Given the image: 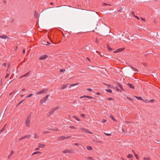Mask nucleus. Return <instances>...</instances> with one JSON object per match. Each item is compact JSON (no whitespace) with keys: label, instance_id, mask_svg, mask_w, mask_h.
I'll list each match as a JSON object with an SVG mask.
<instances>
[{"label":"nucleus","instance_id":"f257e3e1","mask_svg":"<svg viewBox=\"0 0 160 160\" xmlns=\"http://www.w3.org/2000/svg\"><path fill=\"white\" fill-rule=\"evenodd\" d=\"M48 95H47L46 96H45L40 101V103L42 104H43L46 102V101H47V99L48 98Z\"/></svg>","mask_w":160,"mask_h":160},{"label":"nucleus","instance_id":"f03ea898","mask_svg":"<svg viewBox=\"0 0 160 160\" xmlns=\"http://www.w3.org/2000/svg\"><path fill=\"white\" fill-rule=\"evenodd\" d=\"M30 122V118H28L26 121V125L28 127L29 126Z\"/></svg>","mask_w":160,"mask_h":160},{"label":"nucleus","instance_id":"7ed1b4c3","mask_svg":"<svg viewBox=\"0 0 160 160\" xmlns=\"http://www.w3.org/2000/svg\"><path fill=\"white\" fill-rule=\"evenodd\" d=\"M46 91H47V90L46 89H44L42 90L41 91H40L39 92H36V94H37V95L42 94L45 93Z\"/></svg>","mask_w":160,"mask_h":160},{"label":"nucleus","instance_id":"20e7f679","mask_svg":"<svg viewBox=\"0 0 160 160\" xmlns=\"http://www.w3.org/2000/svg\"><path fill=\"white\" fill-rule=\"evenodd\" d=\"M124 48H122L118 49L116 50L115 51L113 52L114 53H118L121 52L124 50Z\"/></svg>","mask_w":160,"mask_h":160},{"label":"nucleus","instance_id":"39448f33","mask_svg":"<svg viewBox=\"0 0 160 160\" xmlns=\"http://www.w3.org/2000/svg\"><path fill=\"white\" fill-rule=\"evenodd\" d=\"M48 56L46 55H44L41 56L39 58V59L40 60L45 59L47 58Z\"/></svg>","mask_w":160,"mask_h":160},{"label":"nucleus","instance_id":"423d86ee","mask_svg":"<svg viewBox=\"0 0 160 160\" xmlns=\"http://www.w3.org/2000/svg\"><path fill=\"white\" fill-rule=\"evenodd\" d=\"M68 85V84L63 85L62 86V87H60L59 88L60 89H65L67 87Z\"/></svg>","mask_w":160,"mask_h":160},{"label":"nucleus","instance_id":"0eeeda50","mask_svg":"<svg viewBox=\"0 0 160 160\" xmlns=\"http://www.w3.org/2000/svg\"><path fill=\"white\" fill-rule=\"evenodd\" d=\"M58 109V108L56 107V108H53V109H51L50 111V112H49L50 114H49V115L50 114H51L53 112H54V111L57 110Z\"/></svg>","mask_w":160,"mask_h":160},{"label":"nucleus","instance_id":"6e6552de","mask_svg":"<svg viewBox=\"0 0 160 160\" xmlns=\"http://www.w3.org/2000/svg\"><path fill=\"white\" fill-rule=\"evenodd\" d=\"M70 137H65L64 136H62L59 137V139L60 140H63L65 139L70 138Z\"/></svg>","mask_w":160,"mask_h":160},{"label":"nucleus","instance_id":"1a4fd4ad","mask_svg":"<svg viewBox=\"0 0 160 160\" xmlns=\"http://www.w3.org/2000/svg\"><path fill=\"white\" fill-rule=\"evenodd\" d=\"M88 98L89 99H93V98L92 97H91V96H86V95H84L83 96H82V97H80V98Z\"/></svg>","mask_w":160,"mask_h":160},{"label":"nucleus","instance_id":"9d476101","mask_svg":"<svg viewBox=\"0 0 160 160\" xmlns=\"http://www.w3.org/2000/svg\"><path fill=\"white\" fill-rule=\"evenodd\" d=\"M0 38L3 39H6L8 38V37L6 35H0Z\"/></svg>","mask_w":160,"mask_h":160},{"label":"nucleus","instance_id":"9b49d317","mask_svg":"<svg viewBox=\"0 0 160 160\" xmlns=\"http://www.w3.org/2000/svg\"><path fill=\"white\" fill-rule=\"evenodd\" d=\"M39 147L40 148H44L45 147V145L43 144H41V143H39L38 145Z\"/></svg>","mask_w":160,"mask_h":160},{"label":"nucleus","instance_id":"f8f14e48","mask_svg":"<svg viewBox=\"0 0 160 160\" xmlns=\"http://www.w3.org/2000/svg\"><path fill=\"white\" fill-rule=\"evenodd\" d=\"M30 137V135H29L24 136L23 137H22L20 139V140L22 139H24L26 138H29Z\"/></svg>","mask_w":160,"mask_h":160},{"label":"nucleus","instance_id":"ddd939ff","mask_svg":"<svg viewBox=\"0 0 160 160\" xmlns=\"http://www.w3.org/2000/svg\"><path fill=\"white\" fill-rule=\"evenodd\" d=\"M94 15L95 17H97L98 18H99V17H100V15L96 12L95 13ZM97 19H100V18H98Z\"/></svg>","mask_w":160,"mask_h":160},{"label":"nucleus","instance_id":"4468645a","mask_svg":"<svg viewBox=\"0 0 160 160\" xmlns=\"http://www.w3.org/2000/svg\"><path fill=\"white\" fill-rule=\"evenodd\" d=\"M62 152L64 153H70V151L68 150H66L63 151Z\"/></svg>","mask_w":160,"mask_h":160},{"label":"nucleus","instance_id":"2eb2a0df","mask_svg":"<svg viewBox=\"0 0 160 160\" xmlns=\"http://www.w3.org/2000/svg\"><path fill=\"white\" fill-rule=\"evenodd\" d=\"M128 85L131 88L134 89V86L131 84L128 83Z\"/></svg>","mask_w":160,"mask_h":160},{"label":"nucleus","instance_id":"dca6fc26","mask_svg":"<svg viewBox=\"0 0 160 160\" xmlns=\"http://www.w3.org/2000/svg\"><path fill=\"white\" fill-rule=\"evenodd\" d=\"M79 84V83H74V84H71L70 86V87L69 88H70L71 87V86H75L77 85H78Z\"/></svg>","mask_w":160,"mask_h":160},{"label":"nucleus","instance_id":"f3484780","mask_svg":"<svg viewBox=\"0 0 160 160\" xmlns=\"http://www.w3.org/2000/svg\"><path fill=\"white\" fill-rule=\"evenodd\" d=\"M87 148L89 150H92V147L89 146H87Z\"/></svg>","mask_w":160,"mask_h":160},{"label":"nucleus","instance_id":"a211bd4d","mask_svg":"<svg viewBox=\"0 0 160 160\" xmlns=\"http://www.w3.org/2000/svg\"><path fill=\"white\" fill-rule=\"evenodd\" d=\"M85 132H86L90 133V134H92V132L90 131H89V130H88V129H85Z\"/></svg>","mask_w":160,"mask_h":160},{"label":"nucleus","instance_id":"6ab92c4d","mask_svg":"<svg viewBox=\"0 0 160 160\" xmlns=\"http://www.w3.org/2000/svg\"><path fill=\"white\" fill-rule=\"evenodd\" d=\"M133 153H134V155L136 157V158L138 159H139V156L138 155H137V154H136L135 152H134V151H133Z\"/></svg>","mask_w":160,"mask_h":160},{"label":"nucleus","instance_id":"aec40b11","mask_svg":"<svg viewBox=\"0 0 160 160\" xmlns=\"http://www.w3.org/2000/svg\"><path fill=\"white\" fill-rule=\"evenodd\" d=\"M110 118H111L113 121H116L115 119L113 117V116L111 115L110 116Z\"/></svg>","mask_w":160,"mask_h":160},{"label":"nucleus","instance_id":"412c9836","mask_svg":"<svg viewBox=\"0 0 160 160\" xmlns=\"http://www.w3.org/2000/svg\"><path fill=\"white\" fill-rule=\"evenodd\" d=\"M40 153L41 152H38V151H37V152H34L33 153H32V155H35V154H38Z\"/></svg>","mask_w":160,"mask_h":160},{"label":"nucleus","instance_id":"4be33fe9","mask_svg":"<svg viewBox=\"0 0 160 160\" xmlns=\"http://www.w3.org/2000/svg\"><path fill=\"white\" fill-rule=\"evenodd\" d=\"M107 48L110 51H112L113 50V49L111 48L109 46H107Z\"/></svg>","mask_w":160,"mask_h":160},{"label":"nucleus","instance_id":"5701e85b","mask_svg":"<svg viewBox=\"0 0 160 160\" xmlns=\"http://www.w3.org/2000/svg\"><path fill=\"white\" fill-rule=\"evenodd\" d=\"M29 72H28V73H27L26 74L23 75V76H24V77L28 76L29 75Z\"/></svg>","mask_w":160,"mask_h":160},{"label":"nucleus","instance_id":"b1692460","mask_svg":"<svg viewBox=\"0 0 160 160\" xmlns=\"http://www.w3.org/2000/svg\"><path fill=\"white\" fill-rule=\"evenodd\" d=\"M106 91L109 93H111L112 92V90L110 89H107Z\"/></svg>","mask_w":160,"mask_h":160},{"label":"nucleus","instance_id":"393cba45","mask_svg":"<svg viewBox=\"0 0 160 160\" xmlns=\"http://www.w3.org/2000/svg\"><path fill=\"white\" fill-rule=\"evenodd\" d=\"M136 98L138 99H140V100H143L141 97H138L137 96H135Z\"/></svg>","mask_w":160,"mask_h":160},{"label":"nucleus","instance_id":"a878e982","mask_svg":"<svg viewBox=\"0 0 160 160\" xmlns=\"http://www.w3.org/2000/svg\"><path fill=\"white\" fill-rule=\"evenodd\" d=\"M32 95H33V94H29L27 96V98H29V97H30L32 96Z\"/></svg>","mask_w":160,"mask_h":160},{"label":"nucleus","instance_id":"bb28decb","mask_svg":"<svg viewBox=\"0 0 160 160\" xmlns=\"http://www.w3.org/2000/svg\"><path fill=\"white\" fill-rule=\"evenodd\" d=\"M69 128L72 129H75L76 128L73 126H70L69 127Z\"/></svg>","mask_w":160,"mask_h":160},{"label":"nucleus","instance_id":"cd10ccee","mask_svg":"<svg viewBox=\"0 0 160 160\" xmlns=\"http://www.w3.org/2000/svg\"><path fill=\"white\" fill-rule=\"evenodd\" d=\"M119 87L120 88H121V89H122V91H123L124 90L122 88V86L121 85V84H119Z\"/></svg>","mask_w":160,"mask_h":160},{"label":"nucleus","instance_id":"c85d7f7f","mask_svg":"<svg viewBox=\"0 0 160 160\" xmlns=\"http://www.w3.org/2000/svg\"><path fill=\"white\" fill-rule=\"evenodd\" d=\"M154 101V99H152L149 100L148 102H153Z\"/></svg>","mask_w":160,"mask_h":160},{"label":"nucleus","instance_id":"c756f323","mask_svg":"<svg viewBox=\"0 0 160 160\" xmlns=\"http://www.w3.org/2000/svg\"><path fill=\"white\" fill-rule=\"evenodd\" d=\"M24 101V100H22V101H20L18 104V106L20 104L22 103V102H23Z\"/></svg>","mask_w":160,"mask_h":160},{"label":"nucleus","instance_id":"7c9ffc66","mask_svg":"<svg viewBox=\"0 0 160 160\" xmlns=\"http://www.w3.org/2000/svg\"><path fill=\"white\" fill-rule=\"evenodd\" d=\"M104 134L107 135V136H110L111 135V134H110V133H104Z\"/></svg>","mask_w":160,"mask_h":160},{"label":"nucleus","instance_id":"2f4dec72","mask_svg":"<svg viewBox=\"0 0 160 160\" xmlns=\"http://www.w3.org/2000/svg\"><path fill=\"white\" fill-rule=\"evenodd\" d=\"M10 66V64H8V68L7 69V71H8L9 69Z\"/></svg>","mask_w":160,"mask_h":160},{"label":"nucleus","instance_id":"473e14b6","mask_svg":"<svg viewBox=\"0 0 160 160\" xmlns=\"http://www.w3.org/2000/svg\"><path fill=\"white\" fill-rule=\"evenodd\" d=\"M85 129V128H80V129H81V130H82V131H85V129Z\"/></svg>","mask_w":160,"mask_h":160},{"label":"nucleus","instance_id":"72a5a7b5","mask_svg":"<svg viewBox=\"0 0 160 160\" xmlns=\"http://www.w3.org/2000/svg\"><path fill=\"white\" fill-rule=\"evenodd\" d=\"M76 120H77L78 121H80V120L77 117H76V118H75Z\"/></svg>","mask_w":160,"mask_h":160},{"label":"nucleus","instance_id":"f704fd0d","mask_svg":"<svg viewBox=\"0 0 160 160\" xmlns=\"http://www.w3.org/2000/svg\"><path fill=\"white\" fill-rule=\"evenodd\" d=\"M132 156L131 154H129V155L128 156V158H132Z\"/></svg>","mask_w":160,"mask_h":160},{"label":"nucleus","instance_id":"c9c22d12","mask_svg":"<svg viewBox=\"0 0 160 160\" xmlns=\"http://www.w3.org/2000/svg\"><path fill=\"white\" fill-rule=\"evenodd\" d=\"M9 75H10V74H9L7 73V75L5 76V78H7L9 76Z\"/></svg>","mask_w":160,"mask_h":160},{"label":"nucleus","instance_id":"e433bc0d","mask_svg":"<svg viewBox=\"0 0 160 160\" xmlns=\"http://www.w3.org/2000/svg\"><path fill=\"white\" fill-rule=\"evenodd\" d=\"M143 159L144 160H149V159L148 158L144 157Z\"/></svg>","mask_w":160,"mask_h":160},{"label":"nucleus","instance_id":"4c0bfd02","mask_svg":"<svg viewBox=\"0 0 160 160\" xmlns=\"http://www.w3.org/2000/svg\"><path fill=\"white\" fill-rule=\"evenodd\" d=\"M65 71V70L64 69H61L60 70V72H64Z\"/></svg>","mask_w":160,"mask_h":160},{"label":"nucleus","instance_id":"58836bf2","mask_svg":"<svg viewBox=\"0 0 160 160\" xmlns=\"http://www.w3.org/2000/svg\"><path fill=\"white\" fill-rule=\"evenodd\" d=\"M106 121H107L106 120L103 119L102 120V123H104L105 122H106Z\"/></svg>","mask_w":160,"mask_h":160},{"label":"nucleus","instance_id":"ea45409f","mask_svg":"<svg viewBox=\"0 0 160 160\" xmlns=\"http://www.w3.org/2000/svg\"><path fill=\"white\" fill-rule=\"evenodd\" d=\"M14 153V152L13 151H12L11 152L10 155H12Z\"/></svg>","mask_w":160,"mask_h":160},{"label":"nucleus","instance_id":"a19ab883","mask_svg":"<svg viewBox=\"0 0 160 160\" xmlns=\"http://www.w3.org/2000/svg\"><path fill=\"white\" fill-rule=\"evenodd\" d=\"M81 116L82 117H83V118H84L85 116V115L84 114H82L81 115Z\"/></svg>","mask_w":160,"mask_h":160},{"label":"nucleus","instance_id":"79ce46f5","mask_svg":"<svg viewBox=\"0 0 160 160\" xmlns=\"http://www.w3.org/2000/svg\"><path fill=\"white\" fill-rule=\"evenodd\" d=\"M134 17L136 18L137 19H138V20H139V18L138 16H134Z\"/></svg>","mask_w":160,"mask_h":160},{"label":"nucleus","instance_id":"37998d69","mask_svg":"<svg viewBox=\"0 0 160 160\" xmlns=\"http://www.w3.org/2000/svg\"><path fill=\"white\" fill-rule=\"evenodd\" d=\"M108 99L109 100H112L113 99L112 98H108Z\"/></svg>","mask_w":160,"mask_h":160},{"label":"nucleus","instance_id":"c03bdc74","mask_svg":"<svg viewBox=\"0 0 160 160\" xmlns=\"http://www.w3.org/2000/svg\"><path fill=\"white\" fill-rule=\"evenodd\" d=\"M127 98H128V99H129V100H131V101L132 100V99L131 98H130L127 97Z\"/></svg>","mask_w":160,"mask_h":160},{"label":"nucleus","instance_id":"a18cd8bd","mask_svg":"<svg viewBox=\"0 0 160 160\" xmlns=\"http://www.w3.org/2000/svg\"><path fill=\"white\" fill-rule=\"evenodd\" d=\"M2 65L5 66V67H6V63H4L3 64H2Z\"/></svg>","mask_w":160,"mask_h":160},{"label":"nucleus","instance_id":"49530a36","mask_svg":"<svg viewBox=\"0 0 160 160\" xmlns=\"http://www.w3.org/2000/svg\"><path fill=\"white\" fill-rule=\"evenodd\" d=\"M75 145H76L78 146V145H79V143H75Z\"/></svg>","mask_w":160,"mask_h":160},{"label":"nucleus","instance_id":"de8ad7c7","mask_svg":"<svg viewBox=\"0 0 160 160\" xmlns=\"http://www.w3.org/2000/svg\"><path fill=\"white\" fill-rule=\"evenodd\" d=\"M88 158L89 159H91V160H92V158L91 157H89Z\"/></svg>","mask_w":160,"mask_h":160},{"label":"nucleus","instance_id":"09e8293b","mask_svg":"<svg viewBox=\"0 0 160 160\" xmlns=\"http://www.w3.org/2000/svg\"><path fill=\"white\" fill-rule=\"evenodd\" d=\"M34 138H37V136L36 135H35L34 136Z\"/></svg>","mask_w":160,"mask_h":160},{"label":"nucleus","instance_id":"8fccbe9b","mask_svg":"<svg viewBox=\"0 0 160 160\" xmlns=\"http://www.w3.org/2000/svg\"><path fill=\"white\" fill-rule=\"evenodd\" d=\"M39 150V148H37L35 150Z\"/></svg>","mask_w":160,"mask_h":160},{"label":"nucleus","instance_id":"3c124183","mask_svg":"<svg viewBox=\"0 0 160 160\" xmlns=\"http://www.w3.org/2000/svg\"><path fill=\"white\" fill-rule=\"evenodd\" d=\"M46 42H44L43 43V44L44 45H47V44H46Z\"/></svg>","mask_w":160,"mask_h":160},{"label":"nucleus","instance_id":"603ef678","mask_svg":"<svg viewBox=\"0 0 160 160\" xmlns=\"http://www.w3.org/2000/svg\"><path fill=\"white\" fill-rule=\"evenodd\" d=\"M88 90L89 91H91V90H92V89H88Z\"/></svg>","mask_w":160,"mask_h":160},{"label":"nucleus","instance_id":"864d4df0","mask_svg":"<svg viewBox=\"0 0 160 160\" xmlns=\"http://www.w3.org/2000/svg\"><path fill=\"white\" fill-rule=\"evenodd\" d=\"M108 87L109 88H110L111 87V85H108Z\"/></svg>","mask_w":160,"mask_h":160},{"label":"nucleus","instance_id":"5fc2aeb1","mask_svg":"<svg viewBox=\"0 0 160 160\" xmlns=\"http://www.w3.org/2000/svg\"><path fill=\"white\" fill-rule=\"evenodd\" d=\"M3 131H4V129H3H3H2L1 130V132H3Z\"/></svg>","mask_w":160,"mask_h":160},{"label":"nucleus","instance_id":"6e6d98bb","mask_svg":"<svg viewBox=\"0 0 160 160\" xmlns=\"http://www.w3.org/2000/svg\"><path fill=\"white\" fill-rule=\"evenodd\" d=\"M107 4V3H104L103 4V5H106Z\"/></svg>","mask_w":160,"mask_h":160},{"label":"nucleus","instance_id":"4d7b16f0","mask_svg":"<svg viewBox=\"0 0 160 160\" xmlns=\"http://www.w3.org/2000/svg\"><path fill=\"white\" fill-rule=\"evenodd\" d=\"M23 53H24L25 52V51L24 50H23Z\"/></svg>","mask_w":160,"mask_h":160},{"label":"nucleus","instance_id":"13d9d810","mask_svg":"<svg viewBox=\"0 0 160 160\" xmlns=\"http://www.w3.org/2000/svg\"><path fill=\"white\" fill-rule=\"evenodd\" d=\"M24 77V76H23V75H22V76H21V77H20V78H22Z\"/></svg>","mask_w":160,"mask_h":160},{"label":"nucleus","instance_id":"bf43d9fd","mask_svg":"<svg viewBox=\"0 0 160 160\" xmlns=\"http://www.w3.org/2000/svg\"><path fill=\"white\" fill-rule=\"evenodd\" d=\"M24 96V95H21V97H23Z\"/></svg>","mask_w":160,"mask_h":160},{"label":"nucleus","instance_id":"052dcab7","mask_svg":"<svg viewBox=\"0 0 160 160\" xmlns=\"http://www.w3.org/2000/svg\"><path fill=\"white\" fill-rule=\"evenodd\" d=\"M117 90L118 91H119V89L118 88H117Z\"/></svg>","mask_w":160,"mask_h":160},{"label":"nucleus","instance_id":"680f3d73","mask_svg":"<svg viewBox=\"0 0 160 160\" xmlns=\"http://www.w3.org/2000/svg\"><path fill=\"white\" fill-rule=\"evenodd\" d=\"M24 90H25V89H22V91H24Z\"/></svg>","mask_w":160,"mask_h":160},{"label":"nucleus","instance_id":"e2e57ef3","mask_svg":"<svg viewBox=\"0 0 160 160\" xmlns=\"http://www.w3.org/2000/svg\"><path fill=\"white\" fill-rule=\"evenodd\" d=\"M141 19H142V20H144L142 18H141Z\"/></svg>","mask_w":160,"mask_h":160},{"label":"nucleus","instance_id":"0e129e2a","mask_svg":"<svg viewBox=\"0 0 160 160\" xmlns=\"http://www.w3.org/2000/svg\"><path fill=\"white\" fill-rule=\"evenodd\" d=\"M97 94L98 95H99L100 94V93H99V92H98V93H97Z\"/></svg>","mask_w":160,"mask_h":160},{"label":"nucleus","instance_id":"69168bd1","mask_svg":"<svg viewBox=\"0 0 160 160\" xmlns=\"http://www.w3.org/2000/svg\"><path fill=\"white\" fill-rule=\"evenodd\" d=\"M76 116H73V117L74 118H76Z\"/></svg>","mask_w":160,"mask_h":160},{"label":"nucleus","instance_id":"338daca9","mask_svg":"<svg viewBox=\"0 0 160 160\" xmlns=\"http://www.w3.org/2000/svg\"><path fill=\"white\" fill-rule=\"evenodd\" d=\"M47 43L48 44H50V43L49 42H47Z\"/></svg>","mask_w":160,"mask_h":160},{"label":"nucleus","instance_id":"774afa93","mask_svg":"<svg viewBox=\"0 0 160 160\" xmlns=\"http://www.w3.org/2000/svg\"><path fill=\"white\" fill-rule=\"evenodd\" d=\"M146 101H147V100H146H146H145V101H144V102H146Z\"/></svg>","mask_w":160,"mask_h":160}]
</instances>
